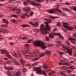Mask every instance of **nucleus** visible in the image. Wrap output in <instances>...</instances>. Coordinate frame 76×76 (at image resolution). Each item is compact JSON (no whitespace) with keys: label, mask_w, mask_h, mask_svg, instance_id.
<instances>
[{"label":"nucleus","mask_w":76,"mask_h":76,"mask_svg":"<svg viewBox=\"0 0 76 76\" xmlns=\"http://www.w3.org/2000/svg\"><path fill=\"white\" fill-rule=\"evenodd\" d=\"M44 19L45 20H47V21L45 22V27L44 28V26L43 25H40V29L41 32L42 34L46 35V34H47V31H50L51 28L50 26L48 25V24H49V23H51V20H48L47 18H44Z\"/></svg>","instance_id":"f257e3e1"},{"label":"nucleus","mask_w":76,"mask_h":76,"mask_svg":"<svg viewBox=\"0 0 76 76\" xmlns=\"http://www.w3.org/2000/svg\"><path fill=\"white\" fill-rule=\"evenodd\" d=\"M34 44L35 46H39L42 47V49H45L46 48L45 44L43 43L42 42L39 40H36L34 42Z\"/></svg>","instance_id":"f03ea898"},{"label":"nucleus","mask_w":76,"mask_h":76,"mask_svg":"<svg viewBox=\"0 0 76 76\" xmlns=\"http://www.w3.org/2000/svg\"><path fill=\"white\" fill-rule=\"evenodd\" d=\"M57 35L58 36L60 39L61 38L62 40H64V37H63V36H61V34L60 33H52L50 34L49 36L50 38L53 39V38H54V36H57Z\"/></svg>","instance_id":"7ed1b4c3"},{"label":"nucleus","mask_w":76,"mask_h":76,"mask_svg":"<svg viewBox=\"0 0 76 76\" xmlns=\"http://www.w3.org/2000/svg\"><path fill=\"white\" fill-rule=\"evenodd\" d=\"M26 56L27 58H30L31 57H37L38 56V53L34 52L33 53H27L26 55Z\"/></svg>","instance_id":"20e7f679"},{"label":"nucleus","mask_w":76,"mask_h":76,"mask_svg":"<svg viewBox=\"0 0 76 76\" xmlns=\"http://www.w3.org/2000/svg\"><path fill=\"white\" fill-rule=\"evenodd\" d=\"M62 48L64 50H67V53L69 54V55H72V48L69 49L68 48L66 47V46L63 45H62Z\"/></svg>","instance_id":"39448f33"},{"label":"nucleus","mask_w":76,"mask_h":76,"mask_svg":"<svg viewBox=\"0 0 76 76\" xmlns=\"http://www.w3.org/2000/svg\"><path fill=\"white\" fill-rule=\"evenodd\" d=\"M1 54H5L7 56V57L9 59H11L12 58V56L10 55V54L9 53V52L6 50H2L1 51Z\"/></svg>","instance_id":"423d86ee"},{"label":"nucleus","mask_w":76,"mask_h":76,"mask_svg":"<svg viewBox=\"0 0 76 76\" xmlns=\"http://www.w3.org/2000/svg\"><path fill=\"white\" fill-rule=\"evenodd\" d=\"M33 70L34 71L38 70L36 72V73H37V74H38V75H41V69H42L41 67H39L38 69L37 67H34L33 68Z\"/></svg>","instance_id":"0eeeda50"},{"label":"nucleus","mask_w":76,"mask_h":76,"mask_svg":"<svg viewBox=\"0 0 76 76\" xmlns=\"http://www.w3.org/2000/svg\"><path fill=\"white\" fill-rule=\"evenodd\" d=\"M28 2H29L30 3L32 4L33 6H39V4L36 3L35 1H33L32 0H27Z\"/></svg>","instance_id":"6e6552de"},{"label":"nucleus","mask_w":76,"mask_h":76,"mask_svg":"<svg viewBox=\"0 0 76 76\" xmlns=\"http://www.w3.org/2000/svg\"><path fill=\"white\" fill-rule=\"evenodd\" d=\"M29 23L32 26H34V27H38V23H36L35 24L34 22L32 21H30L29 22Z\"/></svg>","instance_id":"1a4fd4ad"},{"label":"nucleus","mask_w":76,"mask_h":76,"mask_svg":"<svg viewBox=\"0 0 76 76\" xmlns=\"http://www.w3.org/2000/svg\"><path fill=\"white\" fill-rule=\"evenodd\" d=\"M63 26L65 27L66 29H68V30H69V31L73 30V27L71 26L68 27L67 26L65 25H63Z\"/></svg>","instance_id":"9d476101"},{"label":"nucleus","mask_w":76,"mask_h":76,"mask_svg":"<svg viewBox=\"0 0 76 76\" xmlns=\"http://www.w3.org/2000/svg\"><path fill=\"white\" fill-rule=\"evenodd\" d=\"M30 7L28 8L26 7H25L23 8V10L25 11V13H29L31 12V10Z\"/></svg>","instance_id":"9b49d317"},{"label":"nucleus","mask_w":76,"mask_h":76,"mask_svg":"<svg viewBox=\"0 0 76 76\" xmlns=\"http://www.w3.org/2000/svg\"><path fill=\"white\" fill-rule=\"evenodd\" d=\"M18 38L20 39H27L28 38L26 36L24 35H21L18 37Z\"/></svg>","instance_id":"f8f14e48"},{"label":"nucleus","mask_w":76,"mask_h":76,"mask_svg":"<svg viewBox=\"0 0 76 76\" xmlns=\"http://www.w3.org/2000/svg\"><path fill=\"white\" fill-rule=\"evenodd\" d=\"M59 60L61 62H62V63L66 62V61L65 60V58H63V56L60 57L59 58Z\"/></svg>","instance_id":"ddd939ff"},{"label":"nucleus","mask_w":76,"mask_h":76,"mask_svg":"<svg viewBox=\"0 0 76 76\" xmlns=\"http://www.w3.org/2000/svg\"><path fill=\"white\" fill-rule=\"evenodd\" d=\"M69 41H71L72 42L73 44H75V42H76V39L72 38H70L68 39Z\"/></svg>","instance_id":"4468645a"},{"label":"nucleus","mask_w":76,"mask_h":76,"mask_svg":"<svg viewBox=\"0 0 76 76\" xmlns=\"http://www.w3.org/2000/svg\"><path fill=\"white\" fill-rule=\"evenodd\" d=\"M21 75V72L20 71H18L15 73V76H22Z\"/></svg>","instance_id":"2eb2a0df"},{"label":"nucleus","mask_w":76,"mask_h":76,"mask_svg":"<svg viewBox=\"0 0 76 76\" xmlns=\"http://www.w3.org/2000/svg\"><path fill=\"white\" fill-rule=\"evenodd\" d=\"M16 13L17 14H19V13H22V10L20 9H17Z\"/></svg>","instance_id":"dca6fc26"},{"label":"nucleus","mask_w":76,"mask_h":76,"mask_svg":"<svg viewBox=\"0 0 76 76\" xmlns=\"http://www.w3.org/2000/svg\"><path fill=\"white\" fill-rule=\"evenodd\" d=\"M62 42L60 41H58L56 43V47H58L59 45H60L61 44Z\"/></svg>","instance_id":"f3484780"},{"label":"nucleus","mask_w":76,"mask_h":76,"mask_svg":"<svg viewBox=\"0 0 76 76\" xmlns=\"http://www.w3.org/2000/svg\"><path fill=\"white\" fill-rule=\"evenodd\" d=\"M62 65L63 66H71V64L70 63H62Z\"/></svg>","instance_id":"a211bd4d"},{"label":"nucleus","mask_w":76,"mask_h":76,"mask_svg":"<svg viewBox=\"0 0 76 76\" xmlns=\"http://www.w3.org/2000/svg\"><path fill=\"white\" fill-rule=\"evenodd\" d=\"M20 61L21 63L23 66H24V63H25V61L23 60V59L22 58H20Z\"/></svg>","instance_id":"6ab92c4d"},{"label":"nucleus","mask_w":76,"mask_h":76,"mask_svg":"<svg viewBox=\"0 0 76 76\" xmlns=\"http://www.w3.org/2000/svg\"><path fill=\"white\" fill-rule=\"evenodd\" d=\"M11 73L12 72L9 70L7 72V75L8 76H10L11 75Z\"/></svg>","instance_id":"aec40b11"},{"label":"nucleus","mask_w":76,"mask_h":76,"mask_svg":"<svg viewBox=\"0 0 76 76\" xmlns=\"http://www.w3.org/2000/svg\"><path fill=\"white\" fill-rule=\"evenodd\" d=\"M75 68L74 66H71L69 67V69L70 70H75Z\"/></svg>","instance_id":"412c9836"},{"label":"nucleus","mask_w":76,"mask_h":76,"mask_svg":"<svg viewBox=\"0 0 76 76\" xmlns=\"http://www.w3.org/2000/svg\"><path fill=\"white\" fill-rule=\"evenodd\" d=\"M13 56H14V57H18V55H17V53H16V52H13Z\"/></svg>","instance_id":"4be33fe9"},{"label":"nucleus","mask_w":76,"mask_h":76,"mask_svg":"<svg viewBox=\"0 0 76 76\" xmlns=\"http://www.w3.org/2000/svg\"><path fill=\"white\" fill-rule=\"evenodd\" d=\"M14 64L15 65H16V66H19V65H20V63L17 61L15 62H14Z\"/></svg>","instance_id":"5701e85b"},{"label":"nucleus","mask_w":76,"mask_h":76,"mask_svg":"<svg viewBox=\"0 0 76 76\" xmlns=\"http://www.w3.org/2000/svg\"><path fill=\"white\" fill-rule=\"evenodd\" d=\"M45 54H46L48 55H51V53H50V52L49 51H48V50H46Z\"/></svg>","instance_id":"b1692460"},{"label":"nucleus","mask_w":76,"mask_h":76,"mask_svg":"<svg viewBox=\"0 0 76 76\" xmlns=\"http://www.w3.org/2000/svg\"><path fill=\"white\" fill-rule=\"evenodd\" d=\"M55 12H56V11H55L54 10H51L49 11L50 13H54Z\"/></svg>","instance_id":"393cba45"},{"label":"nucleus","mask_w":76,"mask_h":76,"mask_svg":"<svg viewBox=\"0 0 76 76\" xmlns=\"http://www.w3.org/2000/svg\"><path fill=\"white\" fill-rule=\"evenodd\" d=\"M62 9L63 11H69V9L66 8H63Z\"/></svg>","instance_id":"a878e982"},{"label":"nucleus","mask_w":76,"mask_h":76,"mask_svg":"<svg viewBox=\"0 0 76 76\" xmlns=\"http://www.w3.org/2000/svg\"><path fill=\"white\" fill-rule=\"evenodd\" d=\"M55 73V71H52L51 72L48 73L49 75L51 76L52 75L53 73Z\"/></svg>","instance_id":"bb28decb"},{"label":"nucleus","mask_w":76,"mask_h":76,"mask_svg":"<svg viewBox=\"0 0 76 76\" xmlns=\"http://www.w3.org/2000/svg\"><path fill=\"white\" fill-rule=\"evenodd\" d=\"M17 53L20 57H22L21 53H20V52H19V51H17Z\"/></svg>","instance_id":"cd10ccee"},{"label":"nucleus","mask_w":76,"mask_h":76,"mask_svg":"<svg viewBox=\"0 0 76 76\" xmlns=\"http://www.w3.org/2000/svg\"><path fill=\"white\" fill-rule=\"evenodd\" d=\"M15 0H9L8 2L10 3H12V2H13Z\"/></svg>","instance_id":"c85d7f7f"},{"label":"nucleus","mask_w":76,"mask_h":76,"mask_svg":"<svg viewBox=\"0 0 76 76\" xmlns=\"http://www.w3.org/2000/svg\"><path fill=\"white\" fill-rule=\"evenodd\" d=\"M34 30L35 31V32H39L40 31L39 29H34Z\"/></svg>","instance_id":"c756f323"},{"label":"nucleus","mask_w":76,"mask_h":76,"mask_svg":"<svg viewBox=\"0 0 76 76\" xmlns=\"http://www.w3.org/2000/svg\"><path fill=\"white\" fill-rule=\"evenodd\" d=\"M61 75H62V76H66V74L64 73V72H61L60 73Z\"/></svg>","instance_id":"7c9ffc66"},{"label":"nucleus","mask_w":76,"mask_h":76,"mask_svg":"<svg viewBox=\"0 0 76 76\" xmlns=\"http://www.w3.org/2000/svg\"><path fill=\"white\" fill-rule=\"evenodd\" d=\"M61 16H66V14H64V13H63L61 14Z\"/></svg>","instance_id":"2f4dec72"},{"label":"nucleus","mask_w":76,"mask_h":76,"mask_svg":"<svg viewBox=\"0 0 76 76\" xmlns=\"http://www.w3.org/2000/svg\"><path fill=\"white\" fill-rule=\"evenodd\" d=\"M33 41V40L32 39H31L30 40H29L27 41V43H30V42H31V41Z\"/></svg>","instance_id":"473e14b6"},{"label":"nucleus","mask_w":76,"mask_h":76,"mask_svg":"<svg viewBox=\"0 0 76 76\" xmlns=\"http://www.w3.org/2000/svg\"><path fill=\"white\" fill-rule=\"evenodd\" d=\"M62 71H64V70H66L65 66H63L62 67Z\"/></svg>","instance_id":"72a5a7b5"},{"label":"nucleus","mask_w":76,"mask_h":76,"mask_svg":"<svg viewBox=\"0 0 76 76\" xmlns=\"http://www.w3.org/2000/svg\"><path fill=\"white\" fill-rule=\"evenodd\" d=\"M25 14H23V15L20 17V18L21 19H23L25 17Z\"/></svg>","instance_id":"f704fd0d"},{"label":"nucleus","mask_w":76,"mask_h":76,"mask_svg":"<svg viewBox=\"0 0 76 76\" xmlns=\"http://www.w3.org/2000/svg\"><path fill=\"white\" fill-rule=\"evenodd\" d=\"M57 31V28H55L54 29L52 30L53 32H55L56 31Z\"/></svg>","instance_id":"c9c22d12"},{"label":"nucleus","mask_w":76,"mask_h":76,"mask_svg":"<svg viewBox=\"0 0 76 76\" xmlns=\"http://www.w3.org/2000/svg\"><path fill=\"white\" fill-rule=\"evenodd\" d=\"M10 21L11 22H15V19H10Z\"/></svg>","instance_id":"e433bc0d"},{"label":"nucleus","mask_w":76,"mask_h":76,"mask_svg":"<svg viewBox=\"0 0 76 76\" xmlns=\"http://www.w3.org/2000/svg\"><path fill=\"white\" fill-rule=\"evenodd\" d=\"M23 4L24 6H27L28 5V2H24Z\"/></svg>","instance_id":"4c0bfd02"},{"label":"nucleus","mask_w":76,"mask_h":76,"mask_svg":"<svg viewBox=\"0 0 76 76\" xmlns=\"http://www.w3.org/2000/svg\"><path fill=\"white\" fill-rule=\"evenodd\" d=\"M57 10L58 11V12L59 13H62V11H61V10L58 9H57Z\"/></svg>","instance_id":"58836bf2"},{"label":"nucleus","mask_w":76,"mask_h":76,"mask_svg":"<svg viewBox=\"0 0 76 76\" xmlns=\"http://www.w3.org/2000/svg\"><path fill=\"white\" fill-rule=\"evenodd\" d=\"M48 66H47V65H44L45 69H48Z\"/></svg>","instance_id":"ea45409f"},{"label":"nucleus","mask_w":76,"mask_h":76,"mask_svg":"<svg viewBox=\"0 0 76 76\" xmlns=\"http://www.w3.org/2000/svg\"><path fill=\"white\" fill-rule=\"evenodd\" d=\"M22 26L23 27V28H25V27H27L28 26V25H22Z\"/></svg>","instance_id":"a19ab883"},{"label":"nucleus","mask_w":76,"mask_h":76,"mask_svg":"<svg viewBox=\"0 0 76 76\" xmlns=\"http://www.w3.org/2000/svg\"><path fill=\"white\" fill-rule=\"evenodd\" d=\"M58 53L60 54V55H63L64 54V53L63 52H59Z\"/></svg>","instance_id":"79ce46f5"},{"label":"nucleus","mask_w":76,"mask_h":76,"mask_svg":"<svg viewBox=\"0 0 76 76\" xmlns=\"http://www.w3.org/2000/svg\"><path fill=\"white\" fill-rule=\"evenodd\" d=\"M14 69V68L13 67H10L9 68L10 70H13Z\"/></svg>","instance_id":"37998d69"},{"label":"nucleus","mask_w":76,"mask_h":76,"mask_svg":"<svg viewBox=\"0 0 76 76\" xmlns=\"http://www.w3.org/2000/svg\"><path fill=\"white\" fill-rule=\"evenodd\" d=\"M47 72L46 71H42V73H43V75H46V74L45 73H46Z\"/></svg>","instance_id":"c03bdc74"},{"label":"nucleus","mask_w":76,"mask_h":76,"mask_svg":"<svg viewBox=\"0 0 76 76\" xmlns=\"http://www.w3.org/2000/svg\"><path fill=\"white\" fill-rule=\"evenodd\" d=\"M4 23H7V24H8L9 23V22H8V20H5L4 22Z\"/></svg>","instance_id":"a18cd8bd"},{"label":"nucleus","mask_w":76,"mask_h":76,"mask_svg":"<svg viewBox=\"0 0 76 76\" xmlns=\"http://www.w3.org/2000/svg\"><path fill=\"white\" fill-rule=\"evenodd\" d=\"M67 72L69 73H70L72 72V71L68 69L67 70Z\"/></svg>","instance_id":"49530a36"},{"label":"nucleus","mask_w":76,"mask_h":76,"mask_svg":"<svg viewBox=\"0 0 76 76\" xmlns=\"http://www.w3.org/2000/svg\"><path fill=\"white\" fill-rule=\"evenodd\" d=\"M66 44H68V45H70V43H69V41H67L66 42Z\"/></svg>","instance_id":"de8ad7c7"},{"label":"nucleus","mask_w":76,"mask_h":76,"mask_svg":"<svg viewBox=\"0 0 76 76\" xmlns=\"http://www.w3.org/2000/svg\"><path fill=\"white\" fill-rule=\"evenodd\" d=\"M57 26H58L61 27V23H58L57 25Z\"/></svg>","instance_id":"09e8293b"},{"label":"nucleus","mask_w":76,"mask_h":76,"mask_svg":"<svg viewBox=\"0 0 76 76\" xmlns=\"http://www.w3.org/2000/svg\"><path fill=\"white\" fill-rule=\"evenodd\" d=\"M48 46L49 47H53V44H50V45H48Z\"/></svg>","instance_id":"8fccbe9b"},{"label":"nucleus","mask_w":76,"mask_h":76,"mask_svg":"<svg viewBox=\"0 0 76 76\" xmlns=\"http://www.w3.org/2000/svg\"><path fill=\"white\" fill-rule=\"evenodd\" d=\"M3 59L1 58L0 59V64H1V63H2V62H3Z\"/></svg>","instance_id":"3c124183"},{"label":"nucleus","mask_w":76,"mask_h":76,"mask_svg":"<svg viewBox=\"0 0 76 76\" xmlns=\"http://www.w3.org/2000/svg\"><path fill=\"white\" fill-rule=\"evenodd\" d=\"M6 63L7 64H9L10 63V61H6Z\"/></svg>","instance_id":"603ef678"},{"label":"nucleus","mask_w":76,"mask_h":76,"mask_svg":"<svg viewBox=\"0 0 76 76\" xmlns=\"http://www.w3.org/2000/svg\"><path fill=\"white\" fill-rule=\"evenodd\" d=\"M45 39L47 41H48V40H49V37H45Z\"/></svg>","instance_id":"864d4df0"},{"label":"nucleus","mask_w":76,"mask_h":76,"mask_svg":"<svg viewBox=\"0 0 76 76\" xmlns=\"http://www.w3.org/2000/svg\"><path fill=\"white\" fill-rule=\"evenodd\" d=\"M13 16V17H15V18H17V17H18V15H15V14H13L12 15Z\"/></svg>","instance_id":"5fc2aeb1"},{"label":"nucleus","mask_w":76,"mask_h":76,"mask_svg":"<svg viewBox=\"0 0 76 76\" xmlns=\"http://www.w3.org/2000/svg\"><path fill=\"white\" fill-rule=\"evenodd\" d=\"M72 49H73V50H75L76 49V48H75V47L72 46Z\"/></svg>","instance_id":"6e6d98bb"},{"label":"nucleus","mask_w":76,"mask_h":76,"mask_svg":"<svg viewBox=\"0 0 76 76\" xmlns=\"http://www.w3.org/2000/svg\"><path fill=\"white\" fill-rule=\"evenodd\" d=\"M73 10L74 11H76V7H73Z\"/></svg>","instance_id":"4d7b16f0"},{"label":"nucleus","mask_w":76,"mask_h":76,"mask_svg":"<svg viewBox=\"0 0 76 76\" xmlns=\"http://www.w3.org/2000/svg\"><path fill=\"white\" fill-rule=\"evenodd\" d=\"M33 14H34V12H31L30 13V16H32Z\"/></svg>","instance_id":"13d9d810"},{"label":"nucleus","mask_w":76,"mask_h":76,"mask_svg":"<svg viewBox=\"0 0 76 76\" xmlns=\"http://www.w3.org/2000/svg\"><path fill=\"white\" fill-rule=\"evenodd\" d=\"M44 56V53H42L40 55V57H43Z\"/></svg>","instance_id":"bf43d9fd"},{"label":"nucleus","mask_w":76,"mask_h":76,"mask_svg":"<svg viewBox=\"0 0 76 76\" xmlns=\"http://www.w3.org/2000/svg\"><path fill=\"white\" fill-rule=\"evenodd\" d=\"M25 46L26 47H29V45L28 44H26L25 45Z\"/></svg>","instance_id":"052dcab7"},{"label":"nucleus","mask_w":76,"mask_h":76,"mask_svg":"<svg viewBox=\"0 0 76 76\" xmlns=\"http://www.w3.org/2000/svg\"><path fill=\"white\" fill-rule=\"evenodd\" d=\"M25 66H30V64H26Z\"/></svg>","instance_id":"680f3d73"},{"label":"nucleus","mask_w":76,"mask_h":76,"mask_svg":"<svg viewBox=\"0 0 76 76\" xmlns=\"http://www.w3.org/2000/svg\"><path fill=\"white\" fill-rule=\"evenodd\" d=\"M14 43L13 42H10V45H13Z\"/></svg>","instance_id":"e2e57ef3"},{"label":"nucleus","mask_w":76,"mask_h":76,"mask_svg":"<svg viewBox=\"0 0 76 76\" xmlns=\"http://www.w3.org/2000/svg\"><path fill=\"white\" fill-rule=\"evenodd\" d=\"M65 68L66 70H67V69H69V67L68 68V67L66 66H65Z\"/></svg>","instance_id":"0e129e2a"},{"label":"nucleus","mask_w":76,"mask_h":76,"mask_svg":"<svg viewBox=\"0 0 76 76\" xmlns=\"http://www.w3.org/2000/svg\"><path fill=\"white\" fill-rule=\"evenodd\" d=\"M36 1H38V2H41V1H42V0H36Z\"/></svg>","instance_id":"69168bd1"},{"label":"nucleus","mask_w":76,"mask_h":76,"mask_svg":"<svg viewBox=\"0 0 76 76\" xmlns=\"http://www.w3.org/2000/svg\"><path fill=\"white\" fill-rule=\"evenodd\" d=\"M73 37H74L75 38H76V33H75V34H73Z\"/></svg>","instance_id":"338daca9"},{"label":"nucleus","mask_w":76,"mask_h":76,"mask_svg":"<svg viewBox=\"0 0 76 76\" xmlns=\"http://www.w3.org/2000/svg\"><path fill=\"white\" fill-rule=\"evenodd\" d=\"M65 4H67V5H68V6H70V4H69V3H65Z\"/></svg>","instance_id":"774afa93"}]
</instances>
